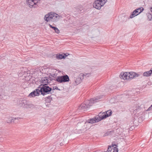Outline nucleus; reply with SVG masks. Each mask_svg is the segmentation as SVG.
<instances>
[{
	"label": "nucleus",
	"mask_w": 152,
	"mask_h": 152,
	"mask_svg": "<svg viewBox=\"0 0 152 152\" xmlns=\"http://www.w3.org/2000/svg\"><path fill=\"white\" fill-rule=\"evenodd\" d=\"M60 17V16L57 14L52 12L46 15L44 19L47 22H55L58 20Z\"/></svg>",
	"instance_id": "obj_1"
},
{
	"label": "nucleus",
	"mask_w": 152,
	"mask_h": 152,
	"mask_svg": "<svg viewBox=\"0 0 152 152\" xmlns=\"http://www.w3.org/2000/svg\"><path fill=\"white\" fill-rule=\"evenodd\" d=\"M101 98V97H97L90 99V100L86 102L85 103L82 104L78 107L79 110H84L86 108L89 107L93 103L97 102Z\"/></svg>",
	"instance_id": "obj_2"
},
{
	"label": "nucleus",
	"mask_w": 152,
	"mask_h": 152,
	"mask_svg": "<svg viewBox=\"0 0 152 152\" xmlns=\"http://www.w3.org/2000/svg\"><path fill=\"white\" fill-rule=\"evenodd\" d=\"M40 90H39V92L43 96L48 94L52 93V88L46 84L41 85L40 86Z\"/></svg>",
	"instance_id": "obj_3"
},
{
	"label": "nucleus",
	"mask_w": 152,
	"mask_h": 152,
	"mask_svg": "<svg viewBox=\"0 0 152 152\" xmlns=\"http://www.w3.org/2000/svg\"><path fill=\"white\" fill-rule=\"evenodd\" d=\"M107 1V0H95L93 4V7L97 9L100 10L101 7Z\"/></svg>",
	"instance_id": "obj_4"
},
{
	"label": "nucleus",
	"mask_w": 152,
	"mask_h": 152,
	"mask_svg": "<svg viewBox=\"0 0 152 152\" xmlns=\"http://www.w3.org/2000/svg\"><path fill=\"white\" fill-rule=\"evenodd\" d=\"M60 83L69 82V79L67 75L58 76L56 80Z\"/></svg>",
	"instance_id": "obj_5"
},
{
	"label": "nucleus",
	"mask_w": 152,
	"mask_h": 152,
	"mask_svg": "<svg viewBox=\"0 0 152 152\" xmlns=\"http://www.w3.org/2000/svg\"><path fill=\"white\" fill-rule=\"evenodd\" d=\"M143 8L142 7L136 9L134 11L132 14L130 15V18H132L135 16L138 15L142 12L143 11Z\"/></svg>",
	"instance_id": "obj_6"
},
{
	"label": "nucleus",
	"mask_w": 152,
	"mask_h": 152,
	"mask_svg": "<svg viewBox=\"0 0 152 152\" xmlns=\"http://www.w3.org/2000/svg\"><path fill=\"white\" fill-rule=\"evenodd\" d=\"M39 89H36L34 91L31 93L28 96L30 98L34 97L35 96H38L39 95Z\"/></svg>",
	"instance_id": "obj_7"
},
{
	"label": "nucleus",
	"mask_w": 152,
	"mask_h": 152,
	"mask_svg": "<svg viewBox=\"0 0 152 152\" xmlns=\"http://www.w3.org/2000/svg\"><path fill=\"white\" fill-rule=\"evenodd\" d=\"M29 102L26 99L23 100L20 103V104L23 108L25 109H27V107L29 103Z\"/></svg>",
	"instance_id": "obj_8"
},
{
	"label": "nucleus",
	"mask_w": 152,
	"mask_h": 152,
	"mask_svg": "<svg viewBox=\"0 0 152 152\" xmlns=\"http://www.w3.org/2000/svg\"><path fill=\"white\" fill-rule=\"evenodd\" d=\"M102 114V119H105L111 115L112 111L110 110H109L106 113L103 112Z\"/></svg>",
	"instance_id": "obj_9"
},
{
	"label": "nucleus",
	"mask_w": 152,
	"mask_h": 152,
	"mask_svg": "<svg viewBox=\"0 0 152 152\" xmlns=\"http://www.w3.org/2000/svg\"><path fill=\"white\" fill-rule=\"evenodd\" d=\"M37 1H34V0H26V4L30 7H33L34 5L36 4Z\"/></svg>",
	"instance_id": "obj_10"
},
{
	"label": "nucleus",
	"mask_w": 152,
	"mask_h": 152,
	"mask_svg": "<svg viewBox=\"0 0 152 152\" xmlns=\"http://www.w3.org/2000/svg\"><path fill=\"white\" fill-rule=\"evenodd\" d=\"M41 81V83L42 84V85L46 84L48 85V83L50 81V80L48 77H44L42 79Z\"/></svg>",
	"instance_id": "obj_11"
},
{
	"label": "nucleus",
	"mask_w": 152,
	"mask_h": 152,
	"mask_svg": "<svg viewBox=\"0 0 152 152\" xmlns=\"http://www.w3.org/2000/svg\"><path fill=\"white\" fill-rule=\"evenodd\" d=\"M139 76V75L137 74L134 73V72H129V80L134 78L137 77Z\"/></svg>",
	"instance_id": "obj_12"
},
{
	"label": "nucleus",
	"mask_w": 152,
	"mask_h": 152,
	"mask_svg": "<svg viewBox=\"0 0 152 152\" xmlns=\"http://www.w3.org/2000/svg\"><path fill=\"white\" fill-rule=\"evenodd\" d=\"M99 115H98L96 116L94 118V120H95L96 122H98L102 120L103 119H102V114L101 113H99Z\"/></svg>",
	"instance_id": "obj_13"
},
{
	"label": "nucleus",
	"mask_w": 152,
	"mask_h": 152,
	"mask_svg": "<svg viewBox=\"0 0 152 152\" xmlns=\"http://www.w3.org/2000/svg\"><path fill=\"white\" fill-rule=\"evenodd\" d=\"M67 56L66 54H64V55L62 54H57L56 56V58L58 59H64Z\"/></svg>",
	"instance_id": "obj_14"
},
{
	"label": "nucleus",
	"mask_w": 152,
	"mask_h": 152,
	"mask_svg": "<svg viewBox=\"0 0 152 152\" xmlns=\"http://www.w3.org/2000/svg\"><path fill=\"white\" fill-rule=\"evenodd\" d=\"M152 74V70H150L149 71L144 72L143 74V75L144 76L149 77Z\"/></svg>",
	"instance_id": "obj_15"
},
{
	"label": "nucleus",
	"mask_w": 152,
	"mask_h": 152,
	"mask_svg": "<svg viewBox=\"0 0 152 152\" xmlns=\"http://www.w3.org/2000/svg\"><path fill=\"white\" fill-rule=\"evenodd\" d=\"M20 119V118L17 117L15 118H9L8 120H7V123H10L11 122H14L15 120H19Z\"/></svg>",
	"instance_id": "obj_16"
},
{
	"label": "nucleus",
	"mask_w": 152,
	"mask_h": 152,
	"mask_svg": "<svg viewBox=\"0 0 152 152\" xmlns=\"http://www.w3.org/2000/svg\"><path fill=\"white\" fill-rule=\"evenodd\" d=\"M115 144H112V146L113 148V152H118V149Z\"/></svg>",
	"instance_id": "obj_17"
},
{
	"label": "nucleus",
	"mask_w": 152,
	"mask_h": 152,
	"mask_svg": "<svg viewBox=\"0 0 152 152\" xmlns=\"http://www.w3.org/2000/svg\"><path fill=\"white\" fill-rule=\"evenodd\" d=\"M127 74V72H121L120 75L119 77L121 79L125 80V79H124L126 77V75Z\"/></svg>",
	"instance_id": "obj_18"
},
{
	"label": "nucleus",
	"mask_w": 152,
	"mask_h": 152,
	"mask_svg": "<svg viewBox=\"0 0 152 152\" xmlns=\"http://www.w3.org/2000/svg\"><path fill=\"white\" fill-rule=\"evenodd\" d=\"M35 108V106L33 104L30 103V102L27 107V109L30 108L33 109Z\"/></svg>",
	"instance_id": "obj_19"
},
{
	"label": "nucleus",
	"mask_w": 152,
	"mask_h": 152,
	"mask_svg": "<svg viewBox=\"0 0 152 152\" xmlns=\"http://www.w3.org/2000/svg\"><path fill=\"white\" fill-rule=\"evenodd\" d=\"M86 123H88L93 124L96 123V122L95 120H94V118H93L88 120V121H86Z\"/></svg>",
	"instance_id": "obj_20"
},
{
	"label": "nucleus",
	"mask_w": 152,
	"mask_h": 152,
	"mask_svg": "<svg viewBox=\"0 0 152 152\" xmlns=\"http://www.w3.org/2000/svg\"><path fill=\"white\" fill-rule=\"evenodd\" d=\"M113 132V131H107L104 134V136L105 137V136H106L109 135L111 134V133H112Z\"/></svg>",
	"instance_id": "obj_21"
},
{
	"label": "nucleus",
	"mask_w": 152,
	"mask_h": 152,
	"mask_svg": "<svg viewBox=\"0 0 152 152\" xmlns=\"http://www.w3.org/2000/svg\"><path fill=\"white\" fill-rule=\"evenodd\" d=\"M90 75V73H84L83 74L82 76L83 77H88Z\"/></svg>",
	"instance_id": "obj_22"
},
{
	"label": "nucleus",
	"mask_w": 152,
	"mask_h": 152,
	"mask_svg": "<svg viewBox=\"0 0 152 152\" xmlns=\"http://www.w3.org/2000/svg\"><path fill=\"white\" fill-rule=\"evenodd\" d=\"M148 19L149 20H151L152 18V15L151 14H148Z\"/></svg>",
	"instance_id": "obj_23"
},
{
	"label": "nucleus",
	"mask_w": 152,
	"mask_h": 152,
	"mask_svg": "<svg viewBox=\"0 0 152 152\" xmlns=\"http://www.w3.org/2000/svg\"><path fill=\"white\" fill-rule=\"evenodd\" d=\"M127 74L126 75V77L124 78L125 80H129V78H128L129 77V72H127Z\"/></svg>",
	"instance_id": "obj_24"
},
{
	"label": "nucleus",
	"mask_w": 152,
	"mask_h": 152,
	"mask_svg": "<svg viewBox=\"0 0 152 152\" xmlns=\"http://www.w3.org/2000/svg\"><path fill=\"white\" fill-rule=\"evenodd\" d=\"M54 31H55V32L58 34L59 33H60L59 30L57 28H56V29L54 30Z\"/></svg>",
	"instance_id": "obj_25"
},
{
	"label": "nucleus",
	"mask_w": 152,
	"mask_h": 152,
	"mask_svg": "<svg viewBox=\"0 0 152 152\" xmlns=\"http://www.w3.org/2000/svg\"><path fill=\"white\" fill-rule=\"evenodd\" d=\"M59 90L58 87L56 86H54V87H53V89H52V91L53 92V90Z\"/></svg>",
	"instance_id": "obj_26"
},
{
	"label": "nucleus",
	"mask_w": 152,
	"mask_h": 152,
	"mask_svg": "<svg viewBox=\"0 0 152 152\" xmlns=\"http://www.w3.org/2000/svg\"><path fill=\"white\" fill-rule=\"evenodd\" d=\"M49 26H50V27L51 28H52L54 30L56 29V27H54V26H52L50 24H49Z\"/></svg>",
	"instance_id": "obj_27"
},
{
	"label": "nucleus",
	"mask_w": 152,
	"mask_h": 152,
	"mask_svg": "<svg viewBox=\"0 0 152 152\" xmlns=\"http://www.w3.org/2000/svg\"><path fill=\"white\" fill-rule=\"evenodd\" d=\"M152 110V104L148 108L147 111H148Z\"/></svg>",
	"instance_id": "obj_28"
},
{
	"label": "nucleus",
	"mask_w": 152,
	"mask_h": 152,
	"mask_svg": "<svg viewBox=\"0 0 152 152\" xmlns=\"http://www.w3.org/2000/svg\"><path fill=\"white\" fill-rule=\"evenodd\" d=\"M78 80H80V79H79V78L77 79L75 81V82L76 83V84H78L79 83H78L77 82Z\"/></svg>",
	"instance_id": "obj_29"
},
{
	"label": "nucleus",
	"mask_w": 152,
	"mask_h": 152,
	"mask_svg": "<svg viewBox=\"0 0 152 152\" xmlns=\"http://www.w3.org/2000/svg\"><path fill=\"white\" fill-rule=\"evenodd\" d=\"M150 10L152 12V7L150 8Z\"/></svg>",
	"instance_id": "obj_30"
},
{
	"label": "nucleus",
	"mask_w": 152,
	"mask_h": 152,
	"mask_svg": "<svg viewBox=\"0 0 152 152\" xmlns=\"http://www.w3.org/2000/svg\"><path fill=\"white\" fill-rule=\"evenodd\" d=\"M34 0V1H37V2L38 1H40V0Z\"/></svg>",
	"instance_id": "obj_31"
},
{
	"label": "nucleus",
	"mask_w": 152,
	"mask_h": 152,
	"mask_svg": "<svg viewBox=\"0 0 152 152\" xmlns=\"http://www.w3.org/2000/svg\"><path fill=\"white\" fill-rule=\"evenodd\" d=\"M151 70H152V68L151 69Z\"/></svg>",
	"instance_id": "obj_32"
}]
</instances>
